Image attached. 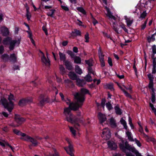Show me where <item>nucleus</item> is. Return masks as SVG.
<instances>
[{
  "label": "nucleus",
  "instance_id": "obj_11",
  "mask_svg": "<svg viewBox=\"0 0 156 156\" xmlns=\"http://www.w3.org/2000/svg\"><path fill=\"white\" fill-rule=\"evenodd\" d=\"M105 8L106 10L105 14L106 16L108 17L109 19H112L115 20V17L112 15V13L110 12L109 9L107 6L105 7Z\"/></svg>",
  "mask_w": 156,
  "mask_h": 156
},
{
  "label": "nucleus",
  "instance_id": "obj_32",
  "mask_svg": "<svg viewBox=\"0 0 156 156\" xmlns=\"http://www.w3.org/2000/svg\"><path fill=\"white\" fill-rule=\"evenodd\" d=\"M115 109L116 114L120 115L122 114V112L121 109L119 108V105H117L115 107Z\"/></svg>",
  "mask_w": 156,
  "mask_h": 156
},
{
  "label": "nucleus",
  "instance_id": "obj_10",
  "mask_svg": "<svg viewBox=\"0 0 156 156\" xmlns=\"http://www.w3.org/2000/svg\"><path fill=\"white\" fill-rule=\"evenodd\" d=\"M15 121L18 124L20 125L23 123L25 121V119L21 117L20 115H15L14 117Z\"/></svg>",
  "mask_w": 156,
  "mask_h": 156
},
{
  "label": "nucleus",
  "instance_id": "obj_49",
  "mask_svg": "<svg viewBox=\"0 0 156 156\" xmlns=\"http://www.w3.org/2000/svg\"><path fill=\"white\" fill-rule=\"evenodd\" d=\"M54 151L55 152L54 154H50L49 155H47V156H59L58 153L56 151L55 149H54Z\"/></svg>",
  "mask_w": 156,
  "mask_h": 156
},
{
  "label": "nucleus",
  "instance_id": "obj_3",
  "mask_svg": "<svg viewBox=\"0 0 156 156\" xmlns=\"http://www.w3.org/2000/svg\"><path fill=\"white\" fill-rule=\"evenodd\" d=\"M20 42V40H4L3 41L4 45H9V48L10 50H12L14 48L15 45H19Z\"/></svg>",
  "mask_w": 156,
  "mask_h": 156
},
{
  "label": "nucleus",
  "instance_id": "obj_60",
  "mask_svg": "<svg viewBox=\"0 0 156 156\" xmlns=\"http://www.w3.org/2000/svg\"><path fill=\"white\" fill-rule=\"evenodd\" d=\"M4 49L2 45L0 46V54H2L4 52Z\"/></svg>",
  "mask_w": 156,
  "mask_h": 156
},
{
  "label": "nucleus",
  "instance_id": "obj_17",
  "mask_svg": "<svg viewBox=\"0 0 156 156\" xmlns=\"http://www.w3.org/2000/svg\"><path fill=\"white\" fill-rule=\"evenodd\" d=\"M68 76L70 79L73 80H76L78 78L77 75L73 72H70Z\"/></svg>",
  "mask_w": 156,
  "mask_h": 156
},
{
  "label": "nucleus",
  "instance_id": "obj_40",
  "mask_svg": "<svg viewBox=\"0 0 156 156\" xmlns=\"http://www.w3.org/2000/svg\"><path fill=\"white\" fill-rule=\"evenodd\" d=\"M153 81H149V84H148V87L151 89L152 91H154L155 90L153 87L154 84Z\"/></svg>",
  "mask_w": 156,
  "mask_h": 156
},
{
  "label": "nucleus",
  "instance_id": "obj_19",
  "mask_svg": "<svg viewBox=\"0 0 156 156\" xmlns=\"http://www.w3.org/2000/svg\"><path fill=\"white\" fill-rule=\"evenodd\" d=\"M76 84L77 85L80 87H83L86 84V82L83 80H80L78 78L76 80Z\"/></svg>",
  "mask_w": 156,
  "mask_h": 156
},
{
  "label": "nucleus",
  "instance_id": "obj_50",
  "mask_svg": "<svg viewBox=\"0 0 156 156\" xmlns=\"http://www.w3.org/2000/svg\"><path fill=\"white\" fill-rule=\"evenodd\" d=\"M147 76L150 81H153L154 77L153 75L149 73L147 75Z\"/></svg>",
  "mask_w": 156,
  "mask_h": 156
},
{
  "label": "nucleus",
  "instance_id": "obj_43",
  "mask_svg": "<svg viewBox=\"0 0 156 156\" xmlns=\"http://www.w3.org/2000/svg\"><path fill=\"white\" fill-rule=\"evenodd\" d=\"M151 101L153 103H154L155 101V96L154 91H152L151 94Z\"/></svg>",
  "mask_w": 156,
  "mask_h": 156
},
{
  "label": "nucleus",
  "instance_id": "obj_20",
  "mask_svg": "<svg viewBox=\"0 0 156 156\" xmlns=\"http://www.w3.org/2000/svg\"><path fill=\"white\" fill-rule=\"evenodd\" d=\"M48 98H47L45 100L44 99V96L43 95H41L39 98V100L40 101L39 103L40 105L42 106L44 105L45 101L48 102Z\"/></svg>",
  "mask_w": 156,
  "mask_h": 156
},
{
  "label": "nucleus",
  "instance_id": "obj_34",
  "mask_svg": "<svg viewBox=\"0 0 156 156\" xmlns=\"http://www.w3.org/2000/svg\"><path fill=\"white\" fill-rule=\"evenodd\" d=\"M112 27L114 30L115 32L118 33H121V31L119 30V28H118L117 26L116 25V23H113L112 24Z\"/></svg>",
  "mask_w": 156,
  "mask_h": 156
},
{
  "label": "nucleus",
  "instance_id": "obj_26",
  "mask_svg": "<svg viewBox=\"0 0 156 156\" xmlns=\"http://www.w3.org/2000/svg\"><path fill=\"white\" fill-rule=\"evenodd\" d=\"M145 135L146 138V140L147 142H152L154 144L156 143V140L153 137H150L145 134Z\"/></svg>",
  "mask_w": 156,
  "mask_h": 156
},
{
  "label": "nucleus",
  "instance_id": "obj_48",
  "mask_svg": "<svg viewBox=\"0 0 156 156\" xmlns=\"http://www.w3.org/2000/svg\"><path fill=\"white\" fill-rule=\"evenodd\" d=\"M106 105L107 108L109 110H110L112 109L113 108L112 106V105L110 102H108L107 103Z\"/></svg>",
  "mask_w": 156,
  "mask_h": 156
},
{
  "label": "nucleus",
  "instance_id": "obj_18",
  "mask_svg": "<svg viewBox=\"0 0 156 156\" xmlns=\"http://www.w3.org/2000/svg\"><path fill=\"white\" fill-rule=\"evenodd\" d=\"M89 92V90L85 88H82L81 90V92L80 93H76V94H78L80 95H82L84 99V100L83 101V102L85 100V98L84 97V94H86L88 93Z\"/></svg>",
  "mask_w": 156,
  "mask_h": 156
},
{
  "label": "nucleus",
  "instance_id": "obj_2",
  "mask_svg": "<svg viewBox=\"0 0 156 156\" xmlns=\"http://www.w3.org/2000/svg\"><path fill=\"white\" fill-rule=\"evenodd\" d=\"M14 95L11 93L8 95V99L9 101V103L7 100L3 98L1 99L0 101L4 108H6L9 112H11L14 108L13 103L12 101L14 100Z\"/></svg>",
  "mask_w": 156,
  "mask_h": 156
},
{
  "label": "nucleus",
  "instance_id": "obj_58",
  "mask_svg": "<svg viewBox=\"0 0 156 156\" xmlns=\"http://www.w3.org/2000/svg\"><path fill=\"white\" fill-rule=\"evenodd\" d=\"M106 102V101L105 99H103L101 100V106L103 107V108L104 109L105 106V104Z\"/></svg>",
  "mask_w": 156,
  "mask_h": 156
},
{
  "label": "nucleus",
  "instance_id": "obj_39",
  "mask_svg": "<svg viewBox=\"0 0 156 156\" xmlns=\"http://www.w3.org/2000/svg\"><path fill=\"white\" fill-rule=\"evenodd\" d=\"M72 34L74 36L80 35V31L76 29H75L74 31L72 32Z\"/></svg>",
  "mask_w": 156,
  "mask_h": 156
},
{
  "label": "nucleus",
  "instance_id": "obj_5",
  "mask_svg": "<svg viewBox=\"0 0 156 156\" xmlns=\"http://www.w3.org/2000/svg\"><path fill=\"white\" fill-rule=\"evenodd\" d=\"M66 140L69 144L68 148L69 151L68 150V148L67 147H64V148L68 154L70 155L71 156H74V154L73 153L74 150L73 146L71 143V141L68 138H66Z\"/></svg>",
  "mask_w": 156,
  "mask_h": 156
},
{
  "label": "nucleus",
  "instance_id": "obj_46",
  "mask_svg": "<svg viewBox=\"0 0 156 156\" xmlns=\"http://www.w3.org/2000/svg\"><path fill=\"white\" fill-rule=\"evenodd\" d=\"M152 51L153 55L152 56L154 57V54H156V46L155 45H154L152 46Z\"/></svg>",
  "mask_w": 156,
  "mask_h": 156
},
{
  "label": "nucleus",
  "instance_id": "obj_21",
  "mask_svg": "<svg viewBox=\"0 0 156 156\" xmlns=\"http://www.w3.org/2000/svg\"><path fill=\"white\" fill-rule=\"evenodd\" d=\"M64 64L66 66V68L67 69L69 70H71L73 69V67L71 63L68 60H66L64 62Z\"/></svg>",
  "mask_w": 156,
  "mask_h": 156
},
{
  "label": "nucleus",
  "instance_id": "obj_59",
  "mask_svg": "<svg viewBox=\"0 0 156 156\" xmlns=\"http://www.w3.org/2000/svg\"><path fill=\"white\" fill-rule=\"evenodd\" d=\"M134 140V141L135 142L137 146L139 147H140L141 146V144L140 142L136 138H135Z\"/></svg>",
  "mask_w": 156,
  "mask_h": 156
},
{
  "label": "nucleus",
  "instance_id": "obj_63",
  "mask_svg": "<svg viewBox=\"0 0 156 156\" xmlns=\"http://www.w3.org/2000/svg\"><path fill=\"white\" fill-rule=\"evenodd\" d=\"M92 22L94 26L96 24L98 23V21L94 18H92Z\"/></svg>",
  "mask_w": 156,
  "mask_h": 156
},
{
  "label": "nucleus",
  "instance_id": "obj_37",
  "mask_svg": "<svg viewBox=\"0 0 156 156\" xmlns=\"http://www.w3.org/2000/svg\"><path fill=\"white\" fill-rule=\"evenodd\" d=\"M74 62L76 64H80L81 63V59L78 56H75L74 58Z\"/></svg>",
  "mask_w": 156,
  "mask_h": 156
},
{
  "label": "nucleus",
  "instance_id": "obj_25",
  "mask_svg": "<svg viewBox=\"0 0 156 156\" xmlns=\"http://www.w3.org/2000/svg\"><path fill=\"white\" fill-rule=\"evenodd\" d=\"M13 132L16 135L21 136H22L21 137H24L26 134L25 133H22L20 130L16 129H13Z\"/></svg>",
  "mask_w": 156,
  "mask_h": 156
},
{
  "label": "nucleus",
  "instance_id": "obj_4",
  "mask_svg": "<svg viewBox=\"0 0 156 156\" xmlns=\"http://www.w3.org/2000/svg\"><path fill=\"white\" fill-rule=\"evenodd\" d=\"M71 110H72L69 107L64 108L63 113L66 116V120L67 121L73 124L74 121L73 120V115L71 113Z\"/></svg>",
  "mask_w": 156,
  "mask_h": 156
},
{
  "label": "nucleus",
  "instance_id": "obj_14",
  "mask_svg": "<svg viewBox=\"0 0 156 156\" xmlns=\"http://www.w3.org/2000/svg\"><path fill=\"white\" fill-rule=\"evenodd\" d=\"M124 19L126 20V22L127 26L129 27H130L133 23V19L132 18L128 17L126 16H124Z\"/></svg>",
  "mask_w": 156,
  "mask_h": 156
},
{
  "label": "nucleus",
  "instance_id": "obj_44",
  "mask_svg": "<svg viewBox=\"0 0 156 156\" xmlns=\"http://www.w3.org/2000/svg\"><path fill=\"white\" fill-rule=\"evenodd\" d=\"M119 146L120 149H121L122 151L125 152L126 151V146H125L124 145L123 142H122V144H119Z\"/></svg>",
  "mask_w": 156,
  "mask_h": 156
},
{
  "label": "nucleus",
  "instance_id": "obj_53",
  "mask_svg": "<svg viewBox=\"0 0 156 156\" xmlns=\"http://www.w3.org/2000/svg\"><path fill=\"white\" fill-rule=\"evenodd\" d=\"M122 91L124 92V94H125V95L126 97H129L130 98H131V96L130 95L129 93H128L127 91H126L124 89L122 90Z\"/></svg>",
  "mask_w": 156,
  "mask_h": 156
},
{
  "label": "nucleus",
  "instance_id": "obj_8",
  "mask_svg": "<svg viewBox=\"0 0 156 156\" xmlns=\"http://www.w3.org/2000/svg\"><path fill=\"white\" fill-rule=\"evenodd\" d=\"M32 102V98L31 97L23 98L19 101V105L21 106H23L26 105L27 104L30 103Z\"/></svg>",
  "mask_w": 156,
  "mask_h": 156
},
{
  "label": "nucleus",
  "instance_id": "obj_7",
  "mask_svg": "<svg viewBox=\"0 0 156 156\" xmlns=\"http://www.w3.org/2000/svg\"><path fill=\"white\" fill-rule=\"evenodd\" d=\"M104 140H107L109 139L111 136V133L110 130L108 128H104L101 135Z\"/></svg>",
  "mask_w": 156,
  "mask_h": 156
},
{
  "label": "nucleus",
  "instance_id": "obj_35",
  "mask_svg": "<svg viewBox=\"0 0 156 156\" xmlns=\"http://www.w3.org/2000/svg\"><path fill=\"white\" fill-rule=\"evenodd\" d=\"M1 58L3 60L7 61L9 59V56L8 54H4L1 56Z\"/></svg>",
  "mask_w": 156,
  "mask_h": 156
},
{
  "label": "nucleus",
  "instance_id": "obj_15",
  "mask_svg": "<svg viewBox=\"0 0 156 156\" xmlns=\"http://www.w3.org/2000/svg\"><path fill=\"white\" fill-rule=\"evenodd\" d=\"M73 120L74 121L73 123H75L74 126L75 128L76 129H78V127L80 126V125L77 122H83L82 119L74 118L73 119Z\"/></svg>",
  "mask_w": 156,
  "mask_h": 156
},
{
  "label": "nucleus",
  "instance_id": "obj_61",
  "mask_svg": "<svg viewBox=\"0 0 156 156\" xmlns=\"http://www.w3.org/2000/svg\"><path fill=\"white\" fill-rule=\"evenodd\" d=\"M62 8L64 10L66 11H68L69 10V9L67 6L65 5H62L61 6Z\"/></svg>",
  "mask_w": 156,
  "mask_h": 156
},
{
  "label": "nucleus",
  "instance_id": "obj_33",
  "mask_svg": "<svg viewBox=\"0 0 156 156\" xmlns=\"http://www.w3.org/2000/svg\"><path fill=\"white\" fill-rule=\"evenodd\" d=\"M75 71L79 75H80L82 73V69L78 65H76L75 66Z\"/></svg>",
  "mask_w": 156,
  "mask_h": 156
},
{
  "label": "nucleus",
  "instance_id": "obj_62",
  "mask_svg": "<svg viewBox=\"0 0 156 156\" xmlns=\"http://www.w3.org/2000/svg\"><path fill=\"white\" fill-rule=\"evenodd\" d=\"M77 22H76L77 24L78 25L80 26H82L83 27H84L83 25H82V22L80 20H77Z\"/></svg>",
  "mask_w": 156,
  "mask_h": 156
},
{
  "label": "nucleus",
  "instance_id": "obj_12",
  "mask_svg": "<svg viewBox=\"0 0 156 156\" xmlns=\"http://www.w3.org/2000/svg\"><path fill=\"white\" fill-rule=\"evenodd\" d=\"M98 118L100 123L102 125L103 123L106 120V116L101 112H99L98 113Z\"/></svg>",
  "mask_w": 156,
  "mask_h": 156
},
{
  "label": "nucleus",
  "instance_id": "obj_29",
  "mask_svg": "<svg viewBox=\"0 0 156 156\" xmlns=\"http://www.w3.org/2000/svg\"><path fill=\"white\" fill-rule=\"evenodd\" d=\"M126 134L129 141L132 142L134 141V139L133 138L132 136V134L130 132L128 131L126 132Z\"/></svg>",
  "mask_w": 156,
  "mask_h": 156
},
{
  "label": "nucleus",
  "instance_id": "obj_56",
  "mask_svg": "<svg viewBox=\"0 0 156 156\" xmlns=\"http://www.w3.org/2000/svg\"><path fill=\"white\" fill-rule=\"evenodd\" d=\"M108 62L111 66H112L113 65L112 59L111 58L109 57L108 58Z\"/></svg>",
  "mask_w": 156,
  "mask_h": 156
},
{
  "label": "nucleus",
  "instance_id": "obj_16",
  "mask_svg": "<svg viewBox=\"0 0 156 156\" xmlns=\"http://www.w3.org/2000/svg\"><path fill=\"white\" fill-rule=\"evenodd\" d=\"M99 58L101 63V67H104L105 66V63L104 60L105 55L103 54L98 55Z\"/></svg>",
  "mask_w": 156,
  "mask_h": 156
},
{
  "label": "nucleus",
  "instance_id": "obj_47",
  "mask_svg": "<svg viewBox=\"0 0 156 156\" xmlns=\"http://www.w3.org/2000/svg\"><path fill=\"white\" fill-rule=\"evenodd\" d=\"M77 9L78 11L82 13L83 14H86L85 11L83 8L81 7H78Z\"/></svg>",
  "mask_w": 156,
  "mask_h": 156
},
{
  "label": "nucleus",
  "instance_id": "obj_52",
  "mask_svg": "<svg viewBox=\"0 0 156 156\" xmlns=\"http://www.w3.org/2000/svg\"><path fill=\"white\" fill-rule=\"evenodd\" d=\"M67 53L72 58H74L75 57L74 54L71 51H68Z\"/></svg>",
  "mask_w": 156,
  "mask_h": 156
},
{
  "label": "nucleus",
  "instance_id": "obj_54",
  "mask_svg": "<svg viewBox=\"0 0 156 156\" xmlns=\"http://www.w3.org/2000/svg\"><path fill=\"white\" fill-rule=\"evenodd\" d=\"M88 74L92 73L94 75V72L93 71L91 67H88Z\"/></svg>",
  "mask_w": 156,
  "mask_h": 156
},
{
  "label": "nucleus",
  "instance_id": "obj_13",
  "mask_svg": "<svg viewBox=\"0 0 156 156\" xmlns=\"http://www.w3.org/2000/svg\"><path fill=\"white\" fill-rule=\"evenodd\" d=\"M108 147L112 150H115L117 147L116 144L113 141H108Z\"/></svg>",
  "mask_w": 156,
  "mask_h": 156
},
{
  "label": "nucleus",
  "instance_id": "obj_38",
  "mask_svg": "<svg viewBox=\"0 0 156 156\" xmlns=\"http://www.w3.org/2000/svg\"><path fill=\"white\" fill-rule=\"evenodd\" d=\"M55 10L54 9H51L49 10V11L47 13V15L48 16L53 17L55 13Z\"/></svg>",
  "mask_w": 156,
  "mask_h": 156
},
{
  "label": "nucleus",
  "instance_id": "obj_41",
  "mask_svg": "<svg viewBox=\"0 0 156 156\" xmlns=\"http://www.w3.org/2000/svg\"><path fill=\"white\" fill-rule=\"evenodd\" d=\"M86 80L88 82H90L92 81V79L91 76L89 74H88L85 77Z\"/></svg>",
  "mask_w": 156,
  "mask_h": 156
},
{
  "label": "nucleus",
  "instance_id": "obj_1",
  "mask_svg": "<svg viewBox=\"0 0 156 156\" xmlns=\"http://www.w3.org/2000/svg\"><path fill=\"white\" fill-rule=\"evenodd\" d=\"M74 96L76 100L75 102H71V100L68 98L65 101L67 104L69 105V107H70L73 110L76 111L82 106L84 99L82 95H80L78 94H75Z\"/></svg>",
  "mask_w": 156,
  "mask_h": 156
},
{
  "label": "nucleus",
  "instance_id": "obj_64",
  "mask_svg": "<svg viewBox=\"0 0 156 156\" xmlns=\"http://www.w3.org/2000/svg\"><path fill=\"white\" fill-rule=\"evenodd\" d=\"M120 122H121V123L123 125L126 123L124 119H123L122 118L121 119Z\"/></svg>",
  "mask_w": 156,
  "mask_h": 156
},
{
  "label": "nucleus",
  "instance_id": "obj_23",
  "mask_svg": "<svg viewBox=\"0 0 156 156\" xmlns=\"http://www.w3.org/2000/svg\"><path fill=\"white\" fill-rule=\"evenodd\" d=\"M41 60L42 62L46 66H49L50 65V61L48 58L47 59L44 55L42 56L41 58Z\"/></svg>",
  "mask_w": 156,
  "mask_h": 156
},
{
  "label": "nucleus",
  "instance_id": "obj_31",
  "mask_svg": "<svg viewBox=\"0 0 156 156\" xmlns=\"http://www.w3.org/2000/svg\"><path fill=\"white\" fill-rule=\"evenodd\" d=\"M59 55L60 59L61 61H63L64 62L66 61V56L64 54L60 52H59Z\"/></svg>",
  "mask_w": 156,
  "mask_h": 156
},
{
  "label": "nucleus",
  "instance_id": "obj_42",
  "mask_svg": "<svg viewBox=\"0 0 156 156\" xmlns=\"http://www.w3.org/2000/svg\"><path fill=\"white\" fill-rule=\"evenodd\" d=\"M59 69L60 73L62 75L64 74L65 73V69L64 67L62 65L59 66Z\"/></svg>",
  "mask_w": 156,
  "mask_h": 156
},
{
  "label": "nucleus",
  "instance_id": "obj_22",
  "mask_svg": "<svg viewBox=\"0 0 156 156\" xmlns=\"http://www.w3.org/2000/svg\"><path fill=\"white\" fill-rule=\"evenodd\" d=\"M152 58H153V61L152 73L153 74H154L156 73V58L152 57Z\"/></svg>",
  "mask_w": 156,
  "mask_h": 156
},
{
  "label": "nucleus",
  "instance_id": "obj_36",
  "mask_svg": "<svg viewBox=\"0 0 156 156\" xmlns=\"http://www.w3.org/2000/svg\"><path fill=\"white\" fill-rule=\"evenodd\" d=\"M147 13L146 12V11H144L140 14V17L139 18V20H142L146 16Z\"/></svg>",
  "mask_w": 156,
  "mask_h": 156
},
{
  "label": "nucleus",
  "instance_id": "obj_55",
  "mask_svg": "<svg viewBox=\"0 0 156 156\" xmlns=\"http://www.w3.org/2000/svg\"><path fill=\"white\" fill-rule=\"evenodd\" d=\"M120 27L122 28L125 32H128V30L126 28L125 25L124 24H120Z\"/></svg>",
  "mask_w": 156,
  "mask_h": 156
},
{
  "label": "nucleus",
  "instance_id": "obj_30",
  "mask_svg": "<svg viewBox=\"0 0 156 156\" xmlns=\"http://www.w3.org/2000/svg\"><path fill=\"white\" fill-rule=\"evenodd\" d=\"M85 63L88 66V67H91L93 66L94 63V61L91 58L90 59L87 60H85Z\"/></svg>",
  "mask_w": 156,
  "mask_h": 156
},
{
  "label": "nucleus",
  "instance_id": "obj_27",
  "mask_svg": "<svg viewBox=\"0 0 156 156\" xmlns=\"http://www.w3.org/2000/svg\"><path fill=\"white\" fill-rule=\"evenodd\" d=\"M11 61L15 62L16 61V57L15 54L14 53L11 54L9 57Z\"/></svg>",
  "mask_w": 156,
  "mask_h": 156
},
{
  "label": "nucleus",
  "instance_id": "obj_51",
  "mask_svg": "<svg viewBox=\"0 0 156 156\" xmlns=\"http://www.w3.org/2000/svg\"><path fill=\"white\" fill-rule=\"evenodd\" d=\"M106 86L107 88L112 90H114L113 84H107Z\"/></svg>",
  "mask_w": 156,
  "mask_h": 156
},
{
  "label": "nucleus",
  "instance_id": "obj_24",
  "mask_svg": "<svg viewBox=\"0 0 156 156\" xmlns=\"http://www.w3.org/2000/svg\"><path fill=\"white\" fill-rule=\"evenodd\" d=\"M125 144L126 145V150L127 149L133 153L135 151L136 149L134 147H132L129 145L127 142H125Z\"/></svg>",
  "mask_w": 156,
  "mask_h": 156
},
{
  "label": "nucleus",
  "instance_id": "obj_6",
  "mask_svg": "<svg viewBox=\"0 0 156 156\" xmlns=\"http://www.w3.org/2000/svg\"><path fill=\"white\" fill-rule=\"evenodd\" d=\"M20 139L24 141L31 142L34 146L37 145L38 142L36 140L26 134L24 137H21Z\"/></svg>",
  "mask_w": 156,
  "mask_h": 156
},
{
  "label": "nucleus",
  "instance_id": "obj_45",
  "mask_svg": "<svg viewBox=\"0 0 156 156\" xmlns=\"http://www.w3.org/2000/svg\"><path fill=\"white\" fill-rule=\"evenodd\" d=\"M69 127L70 129V131L71 132L72 134L74 136H76V131L72 127L69 126Z\"/></svg>",
  "mask_w": 156,
  "mask_h": 156
},
{
  "label": "nucleus",
  "instance_id": "obj_28",
  "mask_svg": "<svg viewBox=\"0 0 156 156\" xmlns=\"http://www.w3.org/2000/svg\"><path fill=\"white\" fill-rule=\"evenodd\" d=\"M110 124L112 128H115L117 126L115 121L113 118H112L110 119Z\"/></svg>",
  "mask_w": 156,
  "mask_h": 156
},
{
  "label": "nucleus",
  "instance_id": "obj_57",
  "mask_svg": "<svg viewBox=\"0 0 156 156\" xmlns=\"http://www.w3.org/2000/svg\"><path fill=\"white\" fill-rule=\"evenodd\" d=\"M27 13L26 14V16L27 18V19L28 20H30V13H29L28 9L27 8Z\"/></svg>",
  "mask_w": 156,
  "mask_h": 156
},
{
  "label": "nucleus",
  "instance_id": "obj_9",
  "mask_svg": "<svg viewBox=\"0 0 156 156\" xmlns=\"http://www.w3.org/2000/svg\"><path fill=\"white\" fill-rule=\"evenodd\" d=\"M0 31L1 34L3 36H6L9 35V30L5 26L1 27Z\"/></svg>",
  "mask_w": 156,
  "mask_h": 156
}]
</instances>
